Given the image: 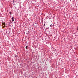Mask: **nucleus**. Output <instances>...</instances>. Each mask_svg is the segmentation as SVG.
<instances>
[{"instance_id": "nucleus-2", "label": "nucleus", "mask_w": 78, "mask_h": 78, "mask_svg": "<svg viewBox=\"0 0 78 78\" xmlns=\"http://www.w3.org/2000/svg\"><path fill=\"white\" fill-rule=\"evenodd\" d=\"M29 48V47H28V46H27L26 47V50H28Z\"/></svg>"}, {"instance_id": "nucleus-4", "label": "nucleus", "mask_w": 78, "mask_h": 78, "mask_svg": "<svg viewBox=\"0 0 78 78\" xmlns=\"http://www.w3.org/2000/svg\"><path fill=\"white\" fill-rule=\"evenodd\" d=\"M9 13H10V14L11 15H12V12H9Z\"/></svg>"}, {"instance_id": "nucleus-7", "label": "nucleus", "mask_w": 78, "mask_h": 78, "mask_svg": "<svg viewBox=\"0 0 78 78\" xmlns=\"http://www.w3.org/2000/svg\"><path fill=\"white\" fill-rule=\"evenodd\" d=\"M44 26H45V24H44Z\"/></svg>"}, {"instance_id": "nucleus-1", "label": "nucleus", "mask_w": 78, "mask_h": 78, "mask_svg": "<svg viewBox=\"0 0 78 78\" xmlns=\"http://www.w3.org/2000/svg\"><path fill=\"white\" fill-rule=\"evenodd\" d=\"M3 25H4L2 27V28H5V27H6V24H5V23H2V26H3Z\"/></svg>"}, {"instance_id": "nucleus-6", "label": "nucleus", "mask_w": 78, "mask_h": 78, "mask_svg": "<svg viewBox=\"0 0 78 78\" xmlns=\"http://www.w3.org/2000/svg\"><path fill=\"white\" fill-rule=\"evenodd\" d=\"M50 27H51V25H50Z\"/></svg>"}, {"instance_id": "nucleus-3", "label": "nucleus", "mask_w": 78, "mask_h": 78, "mask_svg": "<svg viewBox=\"0 0 78 78\" xmlns=\"http://www.w3.org/2000/svg\"><path fill=\"white\" fill-rule=\"evenodd\" d=\"M12 22H14V17H12Z\"/></svg>"}, {"instance_id": "nucleus-5", "label": "nucleus", "mask_w": 78, "mask_h": 78, "mask_svg": "<svg viewBox=\"0 0 78 78\" xmlns=\"http://www.w3.org/2000/svg\"><path fill=\"white\" fill-rule=\"evenodd\" d=\"M13 3H14V0H13Z\"/></svg>"}]
</instances>
